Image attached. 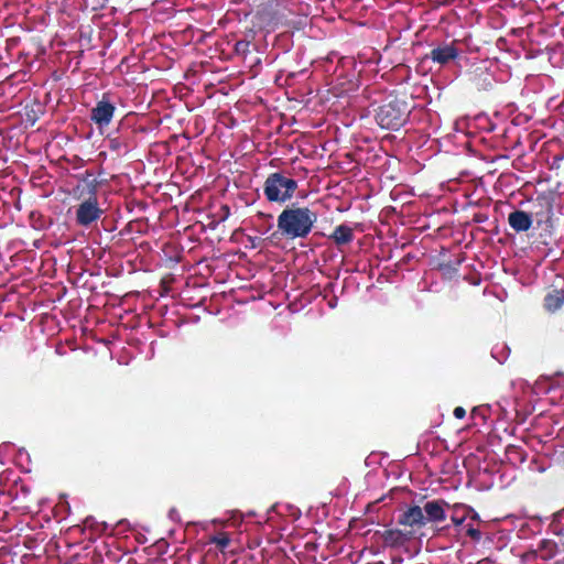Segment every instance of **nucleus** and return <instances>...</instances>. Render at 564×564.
<instances>
[{
	"label": "nucleus",
	"instance_id": "obj_18",
	"mask_svg": "<svg viewBox=\"0 0 564 564\" xmlns=\"http://www.w3.org/2000/svg\"><path fill=\"white\" fill-rule=\"evenodd\" d=\"M465 415H466V411H465V409H464V408H462V406H457V408H455V410H454V416H455L456 419H463V417H465Z\"/></svg>",
	"mask_w": 564,
	"mask_h": 564
},
{
	"label": "nucleus",
	"instance_id": "obj_23",
	"mask_svg": "<svg viewBox=\"0 0 564 564\" xmlns=\"http://www.w3.org/2000/svg\"><path fill=\"white\" fill-rule=\"evenodd\" d=\"M329 306H330V307H335V306H336V301H332V302H329Z\"/></svg>",
	"mask_w": 564,
	"mask_h": 564
},
{
	"label": "nucleus",
	"instance_id": "obj_22",
	"mask_svg": "<svg viewBox=\"0 0 564 564\" xmlns=\"http://www.w3.org/2000/svg\"><path fill=\"white\" fill-rule=\"evenodd\" d=\"M402 561H403V560H402L401 557H399V558H393L392 564H401V563H402Z\"/></svg>",
	"mask_w": 564,
	"mask_h": 564
},
{
	"label": "nucleus",
	"instance_id": "obj_3",
	"mask_svg": "<svg viewBox=\"0 0 564 564\" xmlns=\"http://www.w3.org/2000/svg\"><path fill=\"white\" fill-rule=\"evenodd\" d=\"M297 189V182L284 173L270 174L263 184V194L270 203H286L291 200Z\"/></svg>",
	"mask_w": 564,
	"mask_h": 564
},
{
	"label": "nucleus",
	"instance_id": "obj_8",
	"mask_svg": "<svg viewBox=\"0 0 564 564\" xmlns=\"http://www.w3.org/2000/svg\"><path fill=\"white\" fill-rule=\"evenodd\" d=\"M509 226L517 232L528 231L532 224V216L523 210H514L508 216Z\"/></svg>",
	"mask_w": 564,
	"mask_h": 564
},
{
	"label": "nucleus",
	"instance_id": "obj_4",
	"mask_svg": "<svg viewBox=\"0 0 564 564\" xmlns=\"http://www.w3.org/2000/svg\"><path fill=\"white\" fill-rule=\"evenodd\" d=\"M409 115V105L404 100L393 99L379 107L376 120L381 128L397 130L406 122Z\"/></svg>",
	"mask_w": 564,
	"mask_h": 564
},
{
	"label": "nucleus",
	"instance_id": "obj_6",
	"mask_svg": "<svg viewBox=\"0 0 564 564\" xmlns=\"http://www.w3.org/2000/svg\"><path fill=\"white\" fill-rule=\"evenodd\" d=\"M116 107L110 101L102 98L97 101L96 106L91 109L90 119L99 129H102L111 122Z\"/></svg>",
	"mask_w": 564,
	"mask_h": 564
},
{
	"label": "nucleus",
	"instance_id": "obj_7",
	"mask_svg": "<svg viewBox=\"0 0 564 564\" xmlns=\"http://www.w3.org/2000/svg\"><path fill=\"white\" fill-rule=\"evenodd\" d=\"M459 55L458 48L453 44H442L434 47L427 55L426 58L432 59V62L443 66L447 65L449 62L456 59Z\"/></svg>",
	"mask_w": 564,
	"mask_h": 564
},
{
	"label": "nucleus",
	"instance_id": "obj_2",
	"mask_svg": "<svg viewBox=\"0 0 564 564\" xmlns=\"http://www.w3.org/2000/svg\"><path fill=\"white\" fill-rule=\"evenodd\" d=\"M451 505L443 499L430 500L423 507L411 506L404 510L398 519V523L411 527L422 528L427 523H441L446 519V508Z\"/></svg>",
	"mask_w": 564,
	"mask_h": 564
},
{
	"label": "nucleus",
	"instance_id": "obj_17",
	"mask_svg": "<svg viewBox=\"0 0 564 564\" xmlns=\"http://www.w3.org/2000/svg\"><path fill=\"white\" fill-rule=\"evenodd\" d=\"M169 518H170L172 521H175V522L181 521V519H180V514H178V511H177L175 508L170 509V511H169Z\"/></svg>",
	"mask_w": 564,
	"mask_h": 564
},
{
	"label": "nucleus",
	"instance_id": "obj_1",
	"mask_svg": "<svg viewBox=\"0 0 564 564\" xmlns=\"http://www.w3.org/2000/svg\"><path fill=\"white\" fill-rule=\"evenodd\" d=\"M317 221V214L308 207L296 205L284 208L276 219L280 234L289 240L306 238Z\"/></svg>",
	"mask_w": 564,
	"mask_h": 564
},
{
	"label": "nucleus",
	"instance_id": "obj_20",
	"mask_svg": "<svg viewBox=\"0 0 564 564\" xmlns=\"http://www.w3.org/2000/svg\"><path fill=\"white\" fill-rule=\"evenodd\" d=\"M468 517H470L473 520H479V516L474 509L469 512Z\"/></svg>",
	"mask_w": 564,
	"mask_h": 564
},
{
	"label": "nucleus",
	"instance_id": "obj_9",
	"mask_svg": "<svg viewBox=\"0 0 564 564\" xmlns=\"http://www.w3.org/2000/svg\"><path fill=\"white\" fill-rule=\"evenodd\" d=\"M329 238L337 246L346 245L354 240V231L349 226L341 224L334 229Z\"/></svg>",
	"mask_w": 564,
	"mask_h": 564
},
{
	"label": "nucleus",
	"instance_id": "obj_16",
	"mask_svg": "<svg viewBox=\"0 0 564 564\" xmlns=\"http://www.w3.org/2000/svg\"><path fill=\"white\" fill-rule=\"evenodd\" d=\"M121 145L122 144H121L120 139L115 138V139L110 140V149L116 150V151H120L121 150Z\"/></svg>",
	"mask_w": 564,
	"mask_h": 564
},
{
	"label": "nucleus",
	"instance_id": "obj_5",
	"mask_svg": "<svg viewBox=\"0 0 564 564\" xmlns=\"http://www.w3.org/2000/svg\"><path fill=\"white\" fill-rule=\"evenodd\" d=\"M96 197H89L80 203L76 209V223L83 227H89L96 223L102 215Z\"/></svg>",
	"mask_w": 564,
	"mask_h": 564
},
{
	"label": "nucleus",
	"instance_id": "obj_24",
	"mask_svg": "<svg viewBox=\"0 0 564 564\" xmlns=\"http://www.w3.org/2000/svg\"><path fill=\"white\" fill-rule=\"evenodd\" d=\"M275 508H276V506H272V507L269 509V512L274 511V510H275Z\"/></svg>",
	"mask_w": 564,
	"mask_h": 564
},
{
	"label": "nucleus",
	"instance_id": "obj_21",
	"mask_svg": "<svg viewBox=\"0 0 564 564\" xmlns=\"http://www.w3.org/2000/svg\"><path fill=\"white\" fill-rule=\"evenodd\" d=\"M240 46L247 47L248 43L247 42H238L237 45H236V48L240 50Z\"/></svg>",
	"mask_w": 564,
	"mask_h": 564
},
{
	"label": "nucleus",
	"instance_id": "obj_19",
	"mask_svg": "<svg viewBox=\"0 0 564 564\" xmlns=\"http://www.w3.org/2000/svg\"><path fill=\"white\" fill-rule=\"evenodd\" d=\"M212 523L225 527L227 524V520L214 519Z\"/></svg>",
	"mask_w": 564,
	"mask_h": 564
},
{
	"label": "nucleus",
	"instance_id": "obj_15",
	"mask_svg": "<svg viewBox=\"0 0 564 564\" xmlns=\"http://www.w3.org/2000/svg\"><path fill=\"white\" fill-rule=\"evenodd\" d=\"M467 534L475 541H479L481 539V532L470 525L467 528Z\"/></svg>",
	"mask_w": 564,
	"mask_h": 564
},
{
	"label": "nucleus",
	"instance_id": "obj_12",
	"mask_svg": "<svg viewBox=\"0 0 564 564\" xmlns=\"http://www.w3.org/2000/svg\"><path fill=\"white\" fill-rule=\"evenodd\" d=\"M510 349L506 345L503 346H496L491 350V356L498 360V362L502 364L507 360L509 357Z\"/></svg>",
	"mask_w": 564,
	"mask_h": 564
},
{
	"label": "nucleus",
	"instance_id": "obj_13",
	"mask_svg": "<svg viewBox=\"0 0 564 564\" xmlns=\"http://www.w3.org/2000/svg\"><path fill=\"white\" fill-rule=\"evenodd\" d=\"M209 542L216 544L221 552L229 545L230 538L227 533L223 532L218 535H214L209 539Z\"/></svg>",
	"mask_w": 564,
	"mask_h": 564
},
{
	"label": "nucleus",
	"instance_id": "obj_10",
	"mask_svg": "<svg viewBox=\"0 0 564 564\" xmlns=\"http://www.w3.org/2000/svg\"><path fill=\"white\" fill-rule=\"evenodd\" d=\"M411 534L401 530H388L384 533L383 540L387 545L390 546H402L410 541Z\"/></svg>",
	"mask_w": 564,
	"mask_h": 564
},
{
	"label": "nucleus",
	"instance_id": "obj_14",
	"mask_svg": "<svg viewBox=\"0 0 564 564\" xmlns=\"http://www.w3.org/2000/svg\"><path fill=\"white\" fill-rule=\"evenodd\" d=\"M562 303H563V300H562L561 296H558V295H547L545 297L544 305H545V307L549 311H555V310L561 307Z\"/></svg>",
	"mask_w": 564,
	"mask_h": 564
},
{
	"label": "nucleus",
	"instance_id": "obj_11",
	"mask_svg": "<svg viewBox=\"0 0 564 564\" xmlns=\"http://www.w3.org/2000/svg\"><path fill=\"white\" fill-rule=\"evenodd\" d=\"M449 508L452 509L451 520L455 527L462 525L469 512L473 511V508L463 503H456Z\"/></svg>",
	"mask_w": 564,
	"mask_h": 564
}]
</instances>
